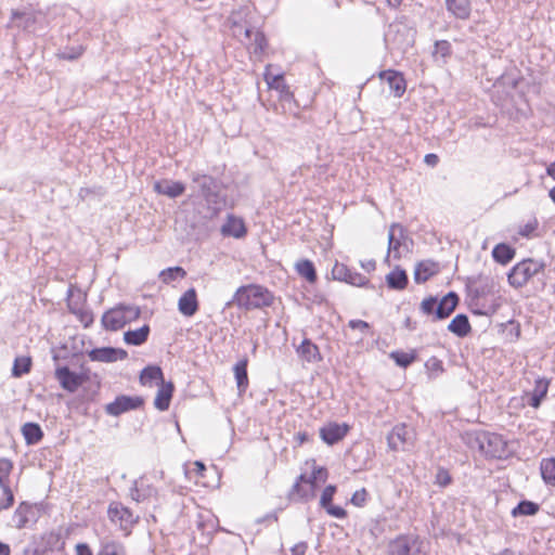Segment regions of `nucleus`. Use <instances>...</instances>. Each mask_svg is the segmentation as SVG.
<instances>
[{"instance_id": "f257e3e1", "label": "nucleus", "mask_w": 555, "mask_h": 555, "mask_svg": "<svg viewBox=\"0 0 555 555\" xmlns=\"http://www.w3.org/2000/svg\"><path fill=\"white\" fill-rule=\"evenodd\" d=\"M191 181L193 189L197 191L198 196L205 202L207 217H216L224 207L229 206L227 196L221 193V183L216 178L193 171L191 173ZM230 206H233V204L231 203Z\"/></svg>"}, {"instance_id": "f03ea898", "label": "nucleus", "mask_w": 555, "mask_h": 555, "mask_svg": "<svg viewBox=\"0 0 555 555\" xmlns=\"http://www.w3.org/2000/svg\"><path fill=\"white\" fill-rule=\"evenodd\" d=\"M465 441L472 450H477L487 457L505 459L511 454L508 443L501 435L494 433H469L466 434Z\"/></svg>"}, {"instance_id": "7ed1b4c3", "label": "nucleus", "mask_w": 555, "mask_h": 555, "mask_svg": "<svg viewBox=\"0 0 555 555\" xmlns=\"http://www.w3.org/2000/svg\"><path fill=\"white\" fill-rule=\"evenodd\" d=\"M273 299L272 293L266 287L249 284L238 287L225 306L231 307L235 305L243 310H254L270 307L273 304Z\"/></svg>"}, {"instance_id": "20e7f679", "label": "nucleus", "mask_w": 555, "mask_h": 555, "mask_svg": "<svg viewBox=\"0 0 555 555\" xmlns=\"http://www.w3.org/2000/svg\"><path fill=\"white\" fill-rule=\"evenodd\" d=\"M140 308L131 305H118L102 315L101 323L107 331H118L140 317Z\"/></svg>"}, {"instance_id": "39448f33", "label": "nucleus", "mask_w": 555, "mask_h": 555, "mask_svg": "<svg viewBox=\"0 0 555 555\" xmlns=\"http://www.w3.org/2000/svg\"><path fill=\"white\" fill-rule=\"evenodd\" d=\"M545 263L532 258L524 259L515 264L507 275L508 283L515 288L524 287L530 279L542 272Z\"/></svg>"}, {"instance_id": "423d86ee", "label": "nucleus", "mask_w": 555, "mask_h": 555, "mask_svg": "<svg viewBox=\"0 0 555 555\" xmlns=\"http://www.w3.org/2000/svg\"><path fill=\"white\" fill-rule=\"evenodd\" d=\"M414 430L405 424L396 425L387 436L389 449L392 451H405L414 444Z\"/></svg>"}, {"instance_id": "0eeeda50", "label": "nucleus", "mask_w": 555, "mask_h": 555, "mask_svg": "<svg viewBox=\"0 0 555 555\" xmlns=\"http://www.w3.org/2000/svg\"><path fill=\"white\" fill-rule=\"evenodd\" d=\"M107 515L113 524L125 531L129 530L138 520V517L128 507L118 502L109 504Z\"/></svg>"}, {"instance_id": "6e6552de", "label": "nucleus", "mask_w": 555, "mask_h": 555, "mask_svg": "<svg viewBox=\"0 0 555 555\" xmlns=\"http://www.w3.org/2000/svg\"><path fill=\"white\" fill-rule=\"evenodd\" d=\"M54 375L61 387L68 392H75L89 378L86 373H75L67 366L56 367Z\"/></svg>"}, {"instance_id": "1a4fd4ad", "label": "nucleus", "mask_w": 555, "mask_h": 555, "mask_svg": "<svg viewBox=\"0 0 555 555\" xmlns=\"http://www.w3.org/2000/svg\"><path fill=\"white\" fill-rule=\"evenodd\" d=\"M391 553L392 555H425L423 541L413 535L397 538L391 545Z\"/></svg>"}, {"instance_id": "9d476101", "label": "nucleus", "mask_w": 555, "mask_h": 555, "mask_svg": "<svg viewBox=\"0 0 555 555\" xmlns=\"http://www.w3.org/2000/svg\"><path fill=\"white\" fill-rule=\"evenodd\" d=\"M143 399L139 396H118L116 399L106 404L105 412L112 416H119L131 410H137L143 404Z\"/></svg>"}, {"instance_id": "9b49d317", "label": "nucleus", "mask_w": 555, "mask_h": 555, "mask_svg": "<svg viewBox=\"0 0 555 555\" xmlns=\"http://www.w3.org/2000/svg\"><path fill=\"white\" fill-rule=\"evenodd\" d=\"M334 280L343 281L353 286H365L369 283L366 276L350 270L346 264L336 262L332 269Z\"/></svg>"}, {"instance_id": "f8f14e48", "label": "nucleus", "mask_w": 555, "mask_h": 555, "mask_svg": "<svg viewBox=\"0 0 555 555\" xmlns=\"http://www.w3.org/2000/svg\"><path fill=\"white\" fill-rule=\"evenodd\" d=\"M88 357L91 361L112 363L127 359L128 352L121 348L102 347L90 350Z\"/></svg>"}, {"instance_id": "ddd939ff", "label": "nucleus", "mask_w": 555, "mask_h": 555, "mask_svg": "<svg viewBox=\"0 0 555 555\" xmlns=\"http://www.w3.org/2000/svg\"><path fill=\"white\" fill-rule=\"evenodd\" d=\"M405 230L399 223H393L390 225L388 231V253L385 261H388L390 254H393L395 258H400L401 256V247L403 245V241L405 240Z\"/></svg>"}, {"instance_id": "4468645a", "label": "nucleus", "mask_w": 555, "mask_h": 555, "mask_svg": "<svg viewBox=\"0 0 555 555\" xmlns=\"http://www.w3.org/2000/svg\"><path fill=\"white\" fill-rule=\"evenodd\" d=\"M264 80L270 89H274L280 92L281 99L283 100H291L293 98V94L289 90V87L284 80V77L282 74H272L271 73V65H268L266 67V72L263 74Z\"/></svg>"}, {"instance_id": "2eb2a0df", "label": "nucleus", "mask_w": 555, "mask_h": 555, "mask_svg": "<svg viewBox=\"0 0 555 555\" xmlns=\"http://www.w3.org/2000/svg\"><path fill=\"white\" fill-rule=\"evenodd\" d=\"M221 233L224 236L242 238L246 235L247 229L244 220L234 215H228L225 222L221 227Z\"/></svg>"}, {"instance_id": "dca6fc26", "label": "nucleus", "mask_w": 555, "mask_h": 555, "mask_svg": "<svg viewBox=\"0 0 555 555\" xmlns=\"http://www.w3.org/2000/svg\"><path fill=\"white\" fill-rule=\"evenodd\" d=\"M154 191L169 198H176L184 193L185 185L180 181L163 179L154 183Z\"/></svg>"}, {"instance_id": "f3484780", "label": "nucleus", "mask_w": 555, "mask_h": 555, "mask_svg": "<svg viewBox=\"0 0 555 555\" xmlns=\"http://www.w3.org/2000/svg\"><path fill=\"white\" fill-rule=\"evenodd\" d=\"M178 309L184 317H193L198 310L195 288H189L178 300Z\"/></svg>"}, {"instance_id": "a211bd4d", "label": "nucleus", "mask_w": 555, "mask_h": 555, "mask_svg": "<svg viewBox=\"0 0 555 555\" xmlns=\"http://www.w3.org/2000/svg\"><path fill=\"white\" fill-rule=\"evenodd\" d=\"M348 425L328 424L320 429V436L324 442L332 446L341 440L348 433Z\"/></svg>"}, {"instance_id": "6ab92c4d", "label": "nucleus", "mask_w": 555, "mask_h": 555, "mask_svg": "<svg viewBox=\"0 0 555 555\" xmlns=\"http://www.w3.org/2000/svg\"><path fill=\"white\" fill-rule=\"evenodd\" d=\"M457 302L459 296L454 292L448 293L440 301L437 300L435 319L443 320L448 318L455 310Z\"/></svg>"}, {"instance_id": "aec40b11", "label": "nucleus", "mask_w": 555, "mask_h": 555, "mask_svg": "<svg viewBox=\"0 0 555 555\" xmlns=\"http://www.w3.org/2000/svg\"><path fill=\"white\" fill-rule=\"evenodd\" d=\"M380 78L388 82L389 89L395 96L400 98L405 92L406 83L400 73L395 70L382 72Z\"/></svg>"}, {"instance_id": "412c9836", "label": "nucleus", "mask_w": 555, "mask_h": 555, "mask_svg": "<svg viewBox=\"0 0 555 555\" xmlns=\"http://www.w3.org/2000/svg\"><path fill=\"white\" fill-rule=\"evenodd\" d=\"M314 488V482L301 474L293 485L291 495H296L301 500H309L313 496Z\"/></svg>"}, {"instance_id": "4be33fe9", "label": "nucleus", "mask_w": 555, "mask_h": 555, "mask_svg": "<svg viewBox=\"0 0 555 555\" xmlns=\"http://www.w3.org/2000/svg\"><path fill=\"white\" fill-rule=\"evenodd\" d=\"M297 353L301 360L308 363H315L322 360L319 347L308 338L302 340L297 348Z\"/></svg>"}, {"instance_id": "5701e85b", "label": "nucleus", "mask_w": 555, "mask_h": 555, "mask_svg": "<svg viewBox=\"0 0 555 555\" xmlns=\"http://www.w3.org/2000/svg\"><path fill=\"white\" fill-rule=\"evenodd\" d=\"M385 280L387 286L393 291H403L409 282L406 272L400 267H396L392 271H390L386 275Z\"/></svg>"}, {"instance_id": "b1692460", "label": "nucleus", "mask_w": 555, "mask_h": 555, "mask_svg": "<svg viewBox=\"0 0 555 555\" xmlns=\"http://www.w3.org/2000/svg\"><path fill=\"white\" fill-rule=\"evenodd\" d=\"M550 382L546 378L535 379L534 388L529 393L528 404L534 409L541 405L548 390Z\"/></svg>"}, {"instance_id": "393cba45", "label": "nucleus", "mask_w": 555, "mask_h": 555, "mask_svg": "<svg viewBox=\"0 0 555 555\" xmlns=\"http://www.w3.org/2000/svg\"><path fill=\"white\" fill-rule=\"evenodd\" d=\"M447 10L456 18L468 20L470 16L469 0H446Z\"/></svg>"}, {"instance_id": "a878e982", "label": "nucleus", "mask_w": 555, "mask_h": 555, "mask_svg": "<svg viewBox=\"0 0 555 555\" xmlns=\"http://www.w3.org/2000/svg\"><path fill=\"white\" fill-rule=\"evenodd\" d=\"M96 555H126V548L119 541L105 537L100 540Z\"/></svg>"}, {"instance_id": "bb28decb", "label": "nucleus", "mask_w": 555, "mask_h": 555, "mask_svg": "<svg viewBox=\"0 0 555 555\" xmlns=\"http://www.w3.org/2000/svg\"><path fill=\"white\" fill-rule=\"evenodd\" d=\"M173 385L172 383L162 384L154 399V406L159 411H166L169 408L172 397Z\"/></svg>"}, {"instance_id": "cd10ccee", "label": "nucleus", "mask_w": 555, "mask_h": 555, "mask_svg": "<svg viewBox=\"0 0 555 555\" xmlns=\"http://www.w3.org/2000/svg\"><path fill=\"white\" fill-rule=\"evenodd\" d=\"M33 515L34 511L31 506L27 503H21L12 517L13 526L17 529L25 528L30 520V516Z\"/></svg>"}, {"instance_id": "c85d7f7f", "label": "nucleus", "mask_w": 555, "mask_h": 555, "mask_svg": "<svg viewBox=\"0 0 555 555\" xmlns=\"http://www.w3.org/2000/svg\"><path fill=\"white\" fill-rule=\"evenodd\" d=\"M437 273V264L431 261H422L417 263L414 270V281L417 284L426 282L430 276Z\"/></svg>"}, {"instance_id": "c756f323", "label": "nucleus", "mask_w": 555, "mask_h": 555, "mask_svg": "<svg viewBox=\"0 0 555 555\" xmlns=\"http://www.w3.org/2000/svg\"><path fill=\"white\" fill-rule=\"evenodd\" d=\"M247 363L246 358L240 360L233 367L234 376L237 385L238 392H244L248 387V375H247Z\"/></svg>"}, {"instance_id": "7c9ffc66", "label": "nucleus", "mask_w": 555, "mask_h": 555, "mask_svg": "<svg viewBox=\"0 0 555 555\" xmlns=\"http://www.w3.org/2000/svg\"><path fill=\"white\" fill-rule=\"evenodd\" d=\"M150 334V326L143 325L142 327L124 333V340L128 345L140 346L147 340Z\"/></svg>"}, {"instance_id": "2f4dec72", "label": "nucleus", "mask_w": 555, "mask_h": 555, "mask_svg": "<svg viewBox=\"0 0 555 555\" xmlns=\"http://www.w3.org/2000/svg\"><path fill=\"white\" fill-rule=\"evenodd\" d=\"M448 330L459 337H465L470 332V324L465 314H457L448 325Z\"/></svg>"}, {"instance_id": "473e14b6", "label": "nucleus", "mask_w": 555, "mask_h": 555, "mask_svg": "<svg viewBox=\"0 0 555 555\" xmlns=\"http://www.w3.org/2000/svg\"><path fill=\"white\" fill-rule=\"evenodd\" d=\"M515 249L504 243L495 245L492 250L493 259L501 264H507L509 261H512V259L515 257Z\"/></svg>"}, {"instance_id": "72a5a7b5", "label": "nucleus", "mask_w": 555, "mask_h": 555, "mask_svg": "<svg viewBox=\"0 0 555 555\" xmlns=\"http://www.w3.org/2000/svg\"><path fill=\"white\" fill-rule=\"evenodd\" d=\"M22 434L27 444H37L43 437L41 427L31 422L23 425Z\"/></svg>"}, {"instance_id": "f704fd0d", "label": "nucleus", "mask_w": 555, "mask_h": 555, "mask_svg": "<svg viewBox=\"0 0 555 555\" xmlns=\"http://www.w3.org/2000/svg\"><path fill=\"white\" fill-rule=\"evenodd\" d=\"M153 382L164 383L163 371L159 366L149 365L141 371L140 383L144 386H151Z\"/></svg>"}, {"instance_id": "c9c22d12", "label": "nucleus", "mask_w": 555, "mask_h": 555, "mask_svg": "<svg viewBox=\"0 0 555 555\" xmlns=\"http://www.w3.org/2000/svg\"><path fill=\"white\" fill-rule=\"evenodd\" d=\"M543 480L551 486H555V457L545 459L540 465Z\"/></svg>"}, {"instance_id": "e433bc0d", "label": "nucleus", "mask_w": 555, "mask_h": 555, "mask_svg": "<svg viewBox=\"0 0 555 555\" xmlns=\"http://www.w3.org/2000/svg\"><path fill=\"white\" fill-rule=\"evenodd\" d=\"M299 275L304 276L308 282L313 283L317 280L314 264L310 260H300L296 263Z\"/></svg>"}, {"instance_id": "4c0bfd02", "label": "nucleus", "mask_w": 555, "mask_h": 555, "mask_svg": "<svg viewBox=\"0 0 555 555\" xmlns=\"http://www.w3.org/2000/svg\"><path fill=\"white\" fill-rule=\"evenodd\" d=\"M539 511V505L531 501H521L518 505L512 511L513 516H532L535 515Z\"/></svg>"}, {"instance_id": "58836bf2", "label": "nucleus", "mask_w": 555, "mask_h": 555, "mask_svg": "<svg viewBox=\"0 0 555 555\" xmlns=\"http://www.w3.org/2000/svg\"><path fill=\"white\" fill-rule=\"evenodd\" d=\"M31 367V359L29 357H17L14 360V364L12 367V375L14 377H21L23 374H26L30 371Z\"/></svg>"}, {"instance_id": "ea45409f", "label": "nucleus", "mask_w": 555, "mask_h": 555, "mask_svg": "<svg viewBox=\"0 0 555 555\" xmlns=\"http://www.w3.org/2000/svg\"><path fill=\"white\" fill-rule=\"evenodd\" d=\"M185 274H186V272L183 268L172 267V268H167V269L163 270L159 274V278L164 283H170L178 279H183L185 276Z\"/></svg>"}, {"instance_id": "a19ab883", "label": "nucleus", "mask_w": 555, "mask_h": 555, "mask_svg": "<svg viewBox=\"0 0 555 555\" xmlns=\"http://www.w3.org/2000/svg\"><path fill=\"white\" fill-rule=\"evenodd\" d=\"M13 468V463L9 459H0V487L10 486L9 477Z\"/></svg>"}, {"instance_id": "79ce46f5", "label": "nucleus", "mask_w": 555, "mask_h": 555, "mask_svg": "<svg viewBox=\"0 0 555 555\" xmlns=\"http://www.w3.org/2000/svg\"><path fill=\"white\" fill-rule=\"evenodd\" d=\"M391 359L395 360L396 364L401 367L409 366L415 359L411 353L393 351L390 353Z\"/></svg>"}, {"instance_id": "37998d69", "label": "nucleus", "mask_w": 555, "mask_h": 555, "mask_svg": "<svg viewBox=\"0 0 555 555\" xmlns=\"http://www.w3.org/2000/svg\"><path fill=\"white\" fill-rule=\"evenodd\" d=\"M2 489V498H0V512L10 508L14 503V495L10 486L0 487Z\"/></svg>"}, {"instance_id": "c03bdc74", "label": "nucleus", "mask_w": 555, "mask_h": 555, "mask_svg": "<svg viewBox=\"0 0 555 555\" xmlns=\"http://www.w3.org/2000/svg\"><path fill=\"white\" fill-rule=\"evenodd\" d=\"M14 20H22L21 26L24 29H30L31 25L35 23V16L30 12H13Z\"/></svg>"}, {"instance_id": "a18cd8bd", "label": "nucleus", "mask_w": 555, "mask_h": 555, "mask_svg": "<svg viewBox=\"0 0 555 555\" xmlns=\"http://www.w3.org/2000/svg\"><path fill=\"white\" fill-rule=\"evenodd\" d=\"M335 492H336L335 486L328 485L327 487H325V489L323 490V492L321 494V499H320V505L323 508H326L328 505L332 504V500H333Z\"/></svg>"}, {"instance_id": "49530a36", "label": "nucleus", "mask_w": 555, "mask_h": 555, "mask_svg": "<svg viewBox=\"0 0 555 555\" xmlns=\"http://www.w3.org/2000/svg\"><path fill=\"white\" fill-rule=\"evenodd\" d=\"M266 47H267V39H266L264 35L260 31H256L255 37H254V42H253L254 53L261 54L264 51Z\"/></svg>"}, {"instance_id": "de8ad7c7", "label": "nucleus", "mask_w": 555, "mask_h": 555, "mask_svg": "<svg viewBox=\"0 0 555 555\" xmlns=\"http://www.w3.org/2000/svg\"><path fill=\"white\" fill-rule=\"evenodd\" d=\"M436 306H437V298L436 297L425 298L421 302V311L424 314H427V315L435 314Z\"/></svg>"}, {"instance_id": "09e8293b", "label": "nucleus", "mask_w": 555, "mask_h": 555, "mask_svg": "<svg viewBox=\"0 0 555 555\" xmlns=\"http://www.w3.org/2000/svg\"><path fill=\"white\" fill-rule=\"evenodd\" d=\"M538 225H539L538 220L535 218H533L532 220H530L529 222H527L526 224L520 227L518 233L524 237H530L537 230Z\"/></svg>"}, {"instance_id": "8fccbe9b", "label": "nucleus", "mask_w": 555, "mask_h": 555, "mask_svg": "<svg viewBox=\"0 0 555 555\" xmlns=\"http://www.w3.org/2000/svg\"><path fill=\"white\" fill-rule=\"evenodd\" d=\"M451 52V44L447 40H439L435 42V51L434 54H440L446 57Z\"/></svg>"}, {"instance_id": "3c124183", "label": "nucleus", "mask_w": 555, "mask_h": 555, "mask_svg": "<svg viewBox=\"0 0 555 555\" xmlns=\"http://www.w3.org/2000/svg\"><path fill=\"white\" fill-rule=\"evenodd\" d=\"M367 492L363 488L361 490H358L353 493L351 498V503L356 506H362L366 501Z\"/></svg>"}, {"instance_id": "603ef678", "label": "nucleus", "mask_w": 555, "mask_h": 555, "mask_svg": "<svg viewBox=\"0 0 555 555\" xmlns=\"http://www.w3.org/2000/svg\"><path fill=\"white\" fill-rule=\"evenodd\" d=\"M426 367L430 372L441 373L443 371L442 361L433 357L426 362Z\"/></svg>"}, {"instance_id": "864d4df0", "label": "nucleus", "mask_w": 555, "mask_h": 555, "mask_svg": "<svg viewBox=\"0 0 555 555\" xmlns=\"http://www.w3.org/2000/svg\"><path fill=\"white\" fill-rule=\"evenodd\" d=\"M324 509L326 511L327 514L336 518H344L347 515L346 511L343 507L332 504Z\"/></svg>"}, {"instance_id": "5fc2aeb1", "label": "nucleus", "mask_w": 555, "mask_h": 555, "mask_svg": "<svg viewBox=\"0 0 555 555\" xmlns=\"http://www.w3.org/2000/svg\"><path fill=\"white\" fill-rule=\"evenodd\" d=\"M326 478H327L326 469L323 467H318V468L313 469L312 476L309 477L308 479H311L315 483L317 480L325 481Z\"/></svg>"}, {"instance_id": "6e6d98bb", "label": "nucleus", "mask_w": 555, "mask_h": 555, "mask_svg": "<svg viewBox=\"0 0 555 555\" xmlns=\"http://www.w3.org/2000/svg\"><path fill=\"white\" fill-rule=\"evenodd\" d=\"M348 326L352 330H360L362 332L370 328V324L362 320H350Z\"/></svg>"}, {"instance_id": "4d7b16f0", "label": "nucleus", "mask_w": 555, "mask_h": 555, "mask_svg": "<svg viewBox=\"0 0 555 555\" xmlns=\"http://www.w3.org/2000/svg\"><path fill=\"white\" fill-rule=\"evenodd\" d=\"M75 555H93L90 546L87 543H78L75 546Z\"/></svg>"}, {"instance_id": "13d9d810", "label": "nucleus", "mask_w": 555, "mask_h": 555, "mask_svg": "<svg viewBox=\"0 0 555 555\" xmlns=\"http://www.w3.org/2000/svg\"><path fill=\"white\" fill-rule=\"evenodd\" d=\"M307 548H308V545L306 542H299L292 547L291 552H292V555H305L307 552Z\"/></svg>"}, {"instance_id": "bf43d9fd", "label": "nucleus", "mask_w": 555, "mask_h": 555, "mask_svg": "<svg viewBox=\"0 0 555 555\" xmlns=\"http://www.w3.org/2000/svg\"><path fill=\"white\" fill-rule=\"evenodd\" d=\"M424 162L426 165L435 167L439 163V157L434 153H429L425 155Z\"/></svg>"}, {"instance_id": "052dcab7", "label": "nucleus", "mask_w": 555, "mask_h": 555, "mask_svg": "<svg viewBox=\"0 0 555 555\" xmlns=\"http://www.w3.org/2000/svg\"><path fill=\"white\" fill-rule=\"evenodd\" d=\"M437 479H438V483L441 486H447L451 481L449 474L444 470H440L438 473Z\"/></svg>"}, {"instance_id": "680f3d73", "label": "nucleus", "mask_w": 555, "mask_h": 555, "mask_svg": "<svg viewBox=\"0 0 555 555\" xmlns=\"http://www.w3.org/2000/svg\"><path fill=\"white\" fill-rule=\"evenodd\" d=\"M81 54H82V48L79 47V48L75 49L73 51V53H67L66 51H64L62 53V57L66 59V60H75V59L79 57Z\"/></svg>"}, {"instance_id": "e2e57ef3", "label": "nucleus", "mask_w": 555, "mask_h": 555, "mask_svg": "<svg viewBox=\"0 0 555 555\" xmlns=\"http://www.w3.org/2000/svg\"><path fill=\"white\" fill-rule=\"evenodd\" d=\"M80 320L81 322L85 323V326H88L90 323H92L93 321V318H92V314L87 312V311H81L80 312Z\"/></svg>"}, {"instance_id": "0e129e2a", "label": "nucleus", "mask_w": 555, "mask_h": 555, "mask_svg": "<svg viewBox=\"0 0 555 555\" xmlns=\"http://www.w3.org/2000/svg\"><path fill=\"white\" fill-rule=\"evenodd\" d=\"M474 312L477 313V314L489 315V314L494 313L495 309L492 306H489L487 308H485V307L478 308V309L474 310Z\"/></svg>"}, {"instance_id": "69168bd1", "label": "nucleus", "mask_w": 555, "mask_h": 555, "mask_svg": "<svg viewBox=\"0 0 555 555\" xmlns=\"http://www.w3.org/2000/svg\"><path fill=\"white\" fill-rule=\"evenodd\" d=\"M361 267L367 271V272H371V271H374L375 270V267H376V263L374 260H367V261H362L361 262Z\"/></svg>"}, {"instance_id": "338daca9", "label": "nucleus", "mask_w": 555, "mask_h": 555, "mask_svg": "<svg viewBox=\"0 0 555 555\" xmlns=\"http://www.w3.org/2000/svg\"><path fill=\"white\" fill-rule=\"evenodd\" d=\"M194 466H195L196 474L199 476H203V473L206 469L204 463L196 461V462H194Z\"/></svg>"}, {"instance_id": "774afa93", "label": "nucleus", "mask_w": 555, "mask_h": 555, "mask_svg": "<svg viewBox=\"0 0 555 555\" xmlns=\"http://www.w3.org/2000/svg\"><path fill=\"white\" fill-rule=\"evenodd\" d=\"M11 548L10 545L3 542H0V555H10Z\"/></svg>"}]
</instances>
